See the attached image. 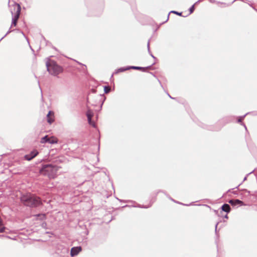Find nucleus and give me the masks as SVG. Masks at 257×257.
<instances>
[{
    "mask_svg": "<svg viewBox=\"0 0 257 257\" xmlns=\"http://www.w3.org/2000/svg\"><path fill=\"white\" fill-rule=\"evenodd\" d=\"M47 121L50 124H52L55 121L54 112L53 111H49L47 115Z\"/></svg>",
    "mask_w": 257,
    "mask_h": 257,
    "instance_id": "obj_5",
    "label": "nucleus"
},
{
    "mask_svg": "<svg viewBox=\"0 0 257 257\" xmlns=\"http://www.w3.org/2000/svg\"><path fill=\"white\" fill-rule=\"evenodd\" d=\"M48 137L49 136L48 135L45 136V137L41 138L40 143L41 144H44L46 143H48Z\"/></svg>",
    "mask_w": 257,
    "mask_h": 257,
    "instance_id": "obj_12",
    "label": "nucleus"
},
{
    "mask_svg": "<svg viewBox=\"0 0 257 257\" xmlns=\"http://www.w3.org/2000/svg\"><path fill=\"white\" fill-rule=\"evenodd\" d=\"M13 7L15 12L13 17L12 26H14L15 27L17 25L18 20L20 17L21 8L19 4H15Z\"/></svg>",
    "mask_w": 257,
    "mask_h": 257,
    "instance_id": "obj_4",
    "label": "nucleus"
},
{
    "mask_svg": "<svg viewBox=\"0 0 257 257\" xmlns=\"http://www.w3.org/2000/svg\"><path fill=\"white\" fill-rule=\"evenodd\" d=\"M104 91L106 93H108L110 91V88L109 86H105L104 88Z\"/></svg>",
    "mask_w": 257,
    "mask_h": 257,
    "instance_id": "obj_14",
    "label": "nucleus"
},
{
    "mask_svg": "<svg viewBox=\"0 0 257 257\" xmlns=\"http://www.w3.org/2000/svg\"><path fill=\"white\" fill-rule=\"evenodd\" d=\"M58 142V139L52 136L50 137H48V143L51 144H57Z\"/></svg>",
    "mask_w": 257,
    "mask_h": 257,
    "instance_id": "obj_9",
    "label": "nucleus"
},
{
    "mask_svg": "<svg viewBox=\"0 0 257 257\" xmlns=\"http://www.w3.org/2000/svg\"><path fill=\"white\" fill-rule=\"evenodd\" d=\"M43 217H45V214H43L42 215Z\"/></svg>",
    "mask_w": 257,
    "mask_h": 257,
    "instance_id": "obj_19",
    "label": "nucleus"
},
{
    "mask_svg": "<svg viewBox=\"0 0 257 257\" xmlns=\"http://www.w3.org/2000/svg\"><path fill=\"white\" fill-rule=\"evenodd\" d=\"M194 6H192L190 9V13H193V12L194 11Z\"/></svg>",
    "mask_w": 257,
    "mask_h": 257,
    "instance_id": "obj_16",
    "label": "nucleus"
},
{
    "mask_svg": "<svg viewBox=\"0 0 257 257\" xmlns=\"http://www.w3.org/2000/svg\"><path fill=\"white\" fill-rule=\"evenodd\" d=\"M21 200L25 205L30 207L37 206L41 204L39 197L31 194L23 195L21 198Z\"/></svg>",
    "mask_w": 257,
    "mask_h": 257,
    "instance_id": "obj_1",
    "label": "nucleus"
},
{
    "mask_svg": "<svg viewBox=\"0 0 257 257\" xmlns=\"http://www.w3.org/2000/svg\"><path fill=\"white\" fill-rule=\"evenodd\" d=\"M130 69H136V70H144V68L140 67H136V66H131L130 67Z\"/></svg>",
    "mask_w": 257,
    "mask_h": 257,
    "instance_id": "obj_13",
    "label": "nucleus"
},
{
    "mask_svg": "<svg viewBox=\"0 0 257 257\" xmlns=\"http://www.w3.org/2000/svg\"><path fill=\"white\" fill-rule=\"evenodd\" d=\"M49 73L54 76H57L63 72V68L57 63L51 60H48L46 63Z\"/></svg>",
    "mask_w": 257,
    "mask_h": 257,
    "instance_id": "obj_2",
    "label": "nucleus"
},
{
    "mask_svg": "<svg viewBox=\"0 0 257 257\" xmlns=\"http://www.w3.org/2000/svg\"><path fill=\"white\" fill-rule=\"evenodd\" d=\"M81 250L82 248L80 246L73 247L71 249V255L72 256L76 255Z\"/></svg>",
    "mask_w": 257,
    "mask_h": 257,
    "instance_id": "obj_8",
    "label": "nucleus"
},
{
    "mask_svg": "<svg viewBox=\"0 0 257 257\" xmlns=\"http://www.w3.org/2000/svg\"><path fill=\"white\" fill-rule=\"evenodd\" d=\"M221 208L222 210L226 212H229L230 210V207L229 205L227 204H223Z\"/></svg>",
    "mask_w": 257,
    "mask_h": 257,
    "instance_id": "obj_11",
    "label": "nucleus"
},
{
    "mask_svg": "<svg viewBox=\"0 0 257 257\" xmlns=\"http://www.w3.org/2000/svg\"><path fill=\"white\" fill-rule=\"evenodd\" d=\"M229 203L231 204L232 205H241L242 204V202L238 199H232L230 200L229 201Z\"/></svg>",
    "mask_w": 257,
    "mask_h": 257,
    "instance_id": "obj_10",
    "label": "nucleus"
},
{
    "mask_svg": "<svg viewBox=\"0 0 257 257\" xmlns=\"http://www.w3.org/2000/svg\"><path fill=\"white\" fill-rule=\"evenodd\" d=\"M58 168L57 166H53L52 165H44L40 170V173L41 174L48 176L49 178L54 179L57 176V172Z\"/></svg>",
    "mask_w": 257,
    "mask_h": 257,
    "instance_id": "obj_3",
    "label": "nucleus"
},
{
    "mask_svg": "<svg viewBox=\"0 0 257 257\" xmlns=\"http://www.w3.org/2000/svg\"><path fill=\"white\" fill-rule=\"evenodd\" d=\"M86 115L88 118L89 123L92 126H95L94 122L91 120V118L93 116V111L90 109H88L86 112Z\"/></svg>",
    "mask_w": 257,
    "mask_h": 257,
    "instance_id": "obj_6",
    "label": "nucleus"
},
{
    "mask_svg": "<svg viewBox=\"0 0 257 257\" xmlns=\"http://www.w3.org/2000/svg\"><path fill=\"white\" fill-rule=\"evenodd\" d=\"M130 69V67H128V68H120V69H118V71L122 72V71L128 70Z\"/></svg>",
    "mask_w": 257,
    "mask_h": 257,
    "instance_id": "obj_15",
    "label": "nucleus"
},
{
    "mask_svg": "<svg viewBox=\"0 0 257 257\" xmlns=\"http://www.w3.org/2000/svg\"><path fill=\"white\" fill-rule=\"evenodd\" d=\"M172 13H175L179 16H181V13H178V12H175V11H173Z\"/></svg>",
    "mask_w": 257,
    "mask_h": 257,
    "instance_id": "obj_17",
    "label": "nucleus"
},
{
    "mask_svg": "<svg viewBox=\"0 0 257 257\" xmlns=\"http://www.w3.org/2000/svg\"><path fill=\"white\" fill-rule=\"evenodd\" d=\"M38 154V152L37 150H34L30 154L25 156V158L28 161H30Z\"/></svg>",
    "mask_w": 257,
    "mask_h": 257,
    "instance_id": "obj_7",
    "label": "nucleus"
},
{
    "mask_svg": "<svg viewBox=\"0 0 257 257\" xmlns=\"http://www.w3.org/2000/svg\"><path fill=\"white\" fill-rule=\"evenodd\" d=\"M238 122H241V118L238 119Z\"/></svg>",
    "mask_w": 257,
    "mask_h": 257,
    "instance_id": "obj_18",
    "label": "nucleus"
}]
</instances>
